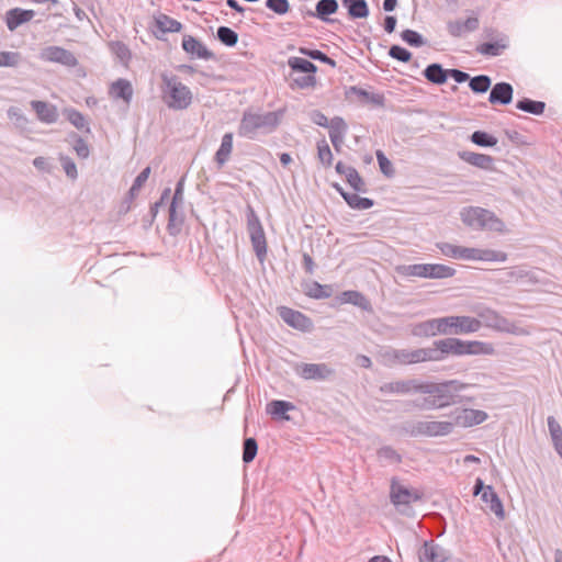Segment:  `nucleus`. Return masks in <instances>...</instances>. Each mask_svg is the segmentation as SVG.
I'll return each mask as SVG.
<instances>
[{
    "label": "nucleus",
    "instance_id": "f257e3e1",
    "mask_svg": "<svg viewBox=\"0 0 562 562\" xmlns=\"http://www.w3.org/2000/svg\"><path fill=\"white\" fill-rule=\"evenodd\" d=\"M470 384L459 380H449L440 383L422 382L420 394H428L418 406L423 409H437L460 403V393L470 387Z\"/></svg>",
    "mask_w": 562,
    "mask_h": 562
},
{
    "label": "nucleus",
    "instance_id": "f03ea898",
    "mask_svg": "<svg viewBox=\"0 0 562 562\" xmlns=\"http://www.w3.org/2000/svg\"><path fill=\"white\" fill-rule=\"evenodd\" d=\"M280 123V115L277 112H261L247 110L243 113L238 135L255 139L259 135L273 132Z\"/></svg>",
    "mask_w": 562,
    "mask_h": 562
},
{
    "label": "nucleus",
    "instance_id": "7ed1b4c3",
    "mask_svg": "<svg viewBox=\"0 0 562 562\" xmlns=\"http://www.w3.org/2000/svg\"><path fill=\"white\" fill-rule=\"evenodd\" d=\"M437 248L443 256L457 260L487 262H505L507 260L505 252L493 249L463 247L450 243H438Z\"/></svg>",
    "mask_w": 562,
    "mask_h": 562
},
{
    "label": "nucleus",
    "instance_id": "20e7f679",
    "mask_svg": "<svg viewBox=\"0 0 562 562\" xmlns=\"http://www.w3.org/2000/svg\"><path fill=\"white\" fill-rule=\"evenodd\" d=\"M162 100L169 109L184 110L192 103V92L177 77L162 75Z\"/></svg>",
    "mask_w": 562,
    "mask_h": 562
},
{
    "label": "nucleus",
    "instance_id": "39448f33",
    "mask_svg": "<svg viewBox=\"0 0 562 562\" xmlns=\"http://www.w3.org/2000/svg\"><path fill=\"white\" fill-rule=\"evenodd\" d=\"M462 222L474 229H485L497 233L505 232V224L493 212L479 207L469 206L460 212Z\"/></svg>",
    "mask_w": 562,
    "mask_h": 562
},
{
    "label": "nucleus",
    "instance_id": "423d86ee",
    "mask_svg": "<svg viewBox=\"0 0 562 562\" xmlns=\"http://www.w3.org/2000/svg\"><path fill=\"white\" fill-rule=\"evenodd\" d=\"M442 336L469 335L479 331L482 323L476 317L467 315H449L441 317Z\"/></svg>",
    "mask_w": 562,
    "mask_h": 562
},
{
    "label": "nucleus",
    "instance_id": "0eeeda50",
    "mask_svg": "<svg viewBox=\"0 0 562 562\" xmlns=\"http://www.w3.org/2000/svg\"><path fill=\"white\" fill-rule=\"evenodd\" d=\"M477 319L481 321L482 326H486L488 328L495 329L497 331L502 333H508L514 335H526L527 331L518 326H516L514 323L509 322L507 318L503 317L501 314H498L496 311L483 307L480 308L477 312Z\"/></svg>",
    "mask_w": 562,
    "mask_h": 562
},
{
    "label": "nucleus",
    "instance_id": "6e6552de",
    "mask_svg": "<svg viewBox=\"0 0 562 562\" xmlns=\"http://www.w3.org/2000/svg\"><path fill=\"white\" fill-rule=\"evenodd\" d=\"M486 37L491 38V41L476 46V52L480 55L496 57L509 47V37L505 33L490 29L486 30Z\"/></svg>",
    "mask_w": 562,
    "mask_h": 562
},
{
    "label": "nucleus",
    "instance_id": "1a4fd4ad",
    "mask_svg": "<svg viewBox=\"0 0 562 562\" xmlns=\"http://www.w3.org/2000/svg\"><path fill=\"white\" fill-rule=\"evenodd\" d=\"M378 359L385 367L415 364L414 349L386 347L379 351Z\"/></svg>",
    "mask_w": 562,
    "mask_h": 562
},
{
    "label": "nucleus",
    "instance_id": "9d476101",
    "mask_svg": "<svg viewBox=\"0 0 562 562\" xmlns=\"http://www.w3.org/2000/svg\"><path fill=\"white\" fill-rule=\"evenodd\" d=\"M38 57L43 61L59 64L68 68L78 65V59L70 50L55 45L42 48Z\"/></svg>",
    "mask_w": 562,
    "mask_h": 562
},
{
    "label": "nucleus",
    "instance_id": "9b49d317",
    "mask_svg": "<svg viewBox=\"0 0 562 562\" xmlns=\"http://www.w3.org/2000/svg\"><path fill=\"white\" fill-rule=\"evenodd\" d=\"M294 372L304 380L325 381L330 379L335 371L327 363H296Z\"/></svg>",
    "mask_w": 562,
    "mask_h": 562
},
{
    "label": "nucleus",
    "instance_id": "f8f14e48",
    "mask_svg": "<svg viewBox=\"0 0 562 562\" xmlns=\"http://www.w3.org/2000/svg\"><path fill=\"white\" fill-rule=\"evenodd\" d=\"M380 392L384 395L396 394V395H408L414 393H420L422 381L417 379H405L396 380L383 383L379 387Z\"/></svg>",
    "mask_w": 562,
    "mask_h": 562
},
{
    "label": "nucleus",
    "instance_id": "ddd939ff",
    "mask_svg": "<svg viewBox=\"0 0 562 562\" xmlns=\"http://www.w3.org/2000/svg\"><path fill=\"white\" fill-rule=\"evenodd\" d=\"M416 430L420 435L437 437L447 436L453 430L452 420H425L418 422Z\"/></svg>",
    "mask_w": 562,
    "mask_h": 562
},
{
    "label": "nucleus",
    "instance_id": "4468645a",
    "mask_svg": "<svg viewBox=\"0 0 562 562\" xmlns=\"http://www.w3.org/2000/svg\"><path fill=\"white\" fill-rule=\"evenodd\" d=\"M458 156L462 161L473 167H476L485 171H496L495 159L490 155L474 153L470 150H461L458 153Z\"/></svg>",
    "mask_w": 562,
    "mask_h": 562
},
{
    "label": "nucleus",
    "instance_id": "2eb2a0df",
    "mask_svg": "<svg viewBox=\"0 0 562 562\" xmlns=\"http://www.w3.org/2000/svg\"><path fill=\"white\" fill-rule=\"evenodd\" d=\"M487 419V414L484 411L465 408L457 411L453 414V427H471L474 425L482 424Z\"/></svg>",
    "mask_w": 562,
    "mask_h": 562
},
{
    "label": "nucleus",
    "instance_id": "dca6fc26",
    "mask_svg": "<svg viewBox=\"0 0 562 562\" xmlns=\"http://www.w3.org/2000/svg\"><path fill=\"white\" fill-rule=\"evenodd\" d=\"M279 315L289 326L307 331L312 328L311 319L299 311L282 306L279 308Z\"/></svg>",
    "mask_w": 562,
    "mask_h": 562
},
{
    "label": "nucleus",
    "instance_id": "f3484780",
    "mask_svg": "<svg viewBox=\"0 0 562 562\" xmlns=\"http://www.w3.org/2000/svg\"><path fill=\"white\" fill-rule=\"evenodd\" d=\"M480 21L477 16H469L465 20H450L447 22V31L453 37H463L479 29Z\"/></svg>",
    "mask_w": 562,
    "mask_h": 562
},
{
    "label": "nucleus",
    "instance_id": "a211bd4d",
    "mask_svg": "<svg viewBox=\"0 0 562 562\" xmlns=\"http://www.w3.org/2000/svg\"><path fill=\"white\" fill-rule=\"evenodd\" d=\"M390 497L391 502L395 506H401L409 505L411 503L420 499V494L415 490H409L404 485L392 481Z\"/></svg>",
    "mask_w": 562,
    "mask_h": 562
},
{
    "label": "nucleus",
    "instance_id": "6ab92c4d",
    "mask_svg": "<svg viewBox=\"0 0 562 562\" xmlns=\"http://www.w3.org/2000/svg\"><path fill=\"white\" fill-rule=\"evenodd\" d=\"M412 335L422 338H430L438 335L442 336L441 317L431 318L414 324L412 326Z\"/></svg>",
    "mask_w": 562,
    "mask_h": 562
},
{
    "label": "nucleus",
    "instance_id": "aec40b11",
    "mask_svg": "<svg viewBox=\"0 0 562 562\" xmlns=\"http://www.w3.org/2000/svg\"><path fill=\"white\" fill-rule=\"evenodd\" d=\"M419 562H446L448 559L447 551L435 543L426 541L418 552Z\"/></svg>",
    "mask_w": 562,
    "mask_h": 562
},
{
    "label": "nucleus",
    "instance_id": "412c9836",
    "mask_svg": "<svg viewBox=\"0 0 562 562\" xmlns=\"http://www.w3.org/2000/svg\"><path fill=\"white\" fill-rule=\"evenodd\" d=\"M35 16L33 10H26L21 8H13L5 12V24L7 27L13 32L22 24L30 22Z\"/></svg>",
    "mask_w": 562,
    "mask_h": 562
},
{
    "label": "nucleus",
    "instance_id": "4be33fe9",
    "mask_svg": "<svg viewBox=\"0 0 562 562\" xmlns=\"http://www.w3.org/2000/svg\"><path fill=\"white\" fill-rule=\"evenodd\" d=\"M31 106L35 111L37 119L45 124H53L58 120V111L54 104L45 101H31Z\"/></svg>",
    "mask_w": 562,
    "mask_h": 562
},
{
    "label": "nucleus",
    "instance_id": "5701e85b",
    "mask_svg": "<svg viewBox=\"0 0 562 562\" xmlns=\"http://www.w3.org/2000/svg\"><path fill=\"white\" fill-rule=\"evenodd\" d=\"M348 126L342 117L335 116L330 120L329 124V138L334 146V148L339 151L344 140L345 136L347 134Z\"/></svg>",
    "mask_w": 562,
    "mask_h": 562
},
{
    "label": "nucleus",
    "instance_id": "b1692460",
    "mask_svg": "<svg viewBox=\"0 0 562 562\" xmlns=\"http://www.w3.org/2000/svg\"><path fill=\"white\" fill-rule=\"evenodd\" d=\"M435 345L439 347L441 360L443 361L449 355L462 357L463 340L457 337H447L435 340Z\"/></svg>",
    "mask_w": 562,
    "mask_h": 562
},
{
    "label": "nucleus",
    "instance_id": "393cba45",
    "mask_svg": "<svg viewBox=\"0 0 562 562\" xmlns=\"http://www.w3.org/2000/svg\"><path fill=\"white\" fill-rule=\"evenodd\" d=\"M182 48L186 53L193 55L201 59H211L213 57L206 46L191 35H184L182 40Z\"/></svg>",
    "mask_w": 562,
    "mask_h": 562
},
{
    "label": "nucleus",
    "instance_id": "a878e982",
    "mask_svg": "<svg viewBox=\"0 0 562 562\" xmlns=\"http://www.w3.org/2000/svg\"><path fill=\"white\" fill-rule=\"evenodd\" d=\"M513 87L507 82H497L493 86L488 101L492 104H509L513 100Z\"/></svg>",
    "mask_w": 562,
    "mask_h": 562
},
{
    "label": "nucleus",
    "instance_id": "bb28decb",
    "mask_svg": "<svg viewBox=\"0 0 562 562\" xmlns=\"http://www.w3.org/2000/svg\"><path fill=\"white\" fill-rule=\"evenodd\" d=\"M463 356H492L495 353L494 346L487 341L481 340H463Z\"/></svg>",
    "mask_w": 562,
    "mask_h": 562
},
{
    "label": "nucleus",
    "instance_id": "cd10ccee",
    "mask_svg": "<svg viewBox=\"0 0 562 562\" xmlns=\"http://www.w3.org/2000/svg\"><path fill=\"white\" fill-rule=\"evenodd\" d=\"M481 499L498 519L503 520L505 518L503 503L491 485L486 486V490L481 495Z\"/></svg>",
    "mask_w": 562,
    "mask_h": 562
},
{
    "label": "nucleus",
    "instance_id": "c85d7f7f",
    "mask_svg": "<svg viewBox=\"0 0 562 562\" xmlns=\"http://www.w3.org/2000/svg\"><path fill=\"white\" fill-rule=\"evenodd\" d=\"M109 93L112 98L122 99L128 104L133 98V88L128 80L117 79L112 82Z\"/></svg>",
    "mask_w": 562,
    "mask_h": 562
},
{
    "label": "nucleus",
    "instance_id": "c756f323",
    "mask_svg": "<svg viewBox=\"0 0 562 562\" xmlns=\"http://www.w3.org/2000/svg\"><path fill=\"white\" fill-rule=\"evenodd\" d=\"M456 270L441 263H425V279H447L453 277Z\"/></svg>",
    "mask_w": 562,
    "mask_h": 562
},
{
    "label": "nucleus",
    "instance_id": "7c9ffc66",
    "mask_svg": "<svg viewBox=\"0 0 562 562\" xmlns=\"http://www.w3.org/2000/svg\"><path fill=\"white\" fill-rule=\"evenodd\" d=\"M415 364L420 362H440L441 353L435 341L430 347L414 349Z\"/></svg>",
    "mask_w": 562,
    "mask_h": 562
},
{
    "label": "nucleus",
    "instance_id": "2f4dec72",
    "mask_svg": "<svg viewBox=\"0 0 562 562\" xmlns=\"http://www.w3.org/2000/svg\"><path fill=\"white\" fill-rule=\"evenodd\" d=\"M335 187L340 192V194L342 195L345 201L348 203V205L352 209L367 210L373 205V201L371 199L361 198L358 195V193L356 191L348 193V192L342 191V189L340 187H338L337 184Z\"/></svg>",
    "mask_w": 562,
    "mask_h": 562
},
{
    "label": "nucleus",
    "instance_id": "473e14b6",
    "mask_svg": "<svg viewBox=\"0 0 562 562\" xmlns=\"http://www.w3.org/2000/svg\"><path fill=\"white\" fill-rule=\"evenodd\" d=\"M233 150V134L226 133L222 137L220 148L215 153V161L220 167L226 164Z\"/></svg>",
    "mask_w": 562,
    "mask_h": 562
},
{
    "label": "nucleus",
    "instance_id": "72a5a7b5",
    "mask_svg": "<svg viewBox=\"0 0 562 562\" xmlns=\"http://www.w3.org/2000/svg\"><path fill=\"white\" fill-rule=\"evenodd\" d=\"M532 281V277L530 271L521 268V267H514L508 270L502 271V276L499 278V281L502 282H522V281Z\"/></svg>",
    "mask_w": 562,
    "mask_h": 562
},
{
    "label": "nucleus",
    "instance_id": "f704fd0d",
    "mask_svg": "<svg viewBox=\"0 0 562 562\" xmlns=\"http://www.w3.org/2000/svg\"><path fill=\"white\" fill-rule=\"evenodd\" d=\"M340 2L352 19H362L369 14L368 4L364 0H340Z\"/></svg>",
    "mask_w": 562,
    "mask_h": 562
},
{
    "label": "nucleus",
    "instance_id": "c9c22d12",
    "mask_svg": "<svg viewBox=\"0 0 562 562\" xmlns=\"http://www.w3.org/2000/svg\"><path fill=\"white\" fill-rule=\"evenodd\" d=\"M294 405L291 402L274 400L267 405V413L273 417H279L284 420H289L290 417L286 415L289 411H293Z\"/></svg>",
    "mask_w": 562,
    "mask_h": 562
},
{
    "label": "nucleus",
    "instance_id": "e433bc0d",
    "mask_svg": "<svg viewBox=\"0 0 562 562\" xmlns=\"http://www.w3.org/2000/svg\"><path fill=\"white\" fill-rule=\"evenodd\" d=\"M426 79L435 85H443L448 78V70L440 64H430L424 70Z\"/></svg>",
    "mask_w": 562,
    "mask_h": 562
},
{
    "label": "nucleus",
    "instance_id": "4c0bfd02",
    "mask_svg": "<svg viewBox=\"0 0 562 562\" xmlns=\"http://www.w3.org/2000/svg\"><path fill=\"white\" fill-rule=\"evenodd\" d=\"M256 256L262 261L267 254V243L263 229L248 232Z\"/></svg>",
    "mask_w": 562,
    "mask_h": 562
},
{
    "label": "nucleus",
    "instance_id": "58836bf2",
    "mask_svg": "<svg viewBox=\"0 0 562 562\" xmlns=\"http://www.w3.org/2000/svg\"><path fill=\"white\" fill-rule=\"evenodd\" d=\"M315 10V13L310 14L326 22L328 21L327 16L334 14L338 10V2L336 0H319L316 3Z\"/></svg>",
    "mask_w": 562,
    "mask_h": 562
},
{
    "label": "nucleus",
    "instance_id": "ea45409f",
    "mask_svg": "<svg viewBox=\"0 0 562 562\" xmlns=\"http://www.w3.org/2000/svg\"><path fill=\"white\" fill-rule=\"evenodd\" d=\"M288 66L296 72L312 74L314 75L317 67L310 60L302 57L291 56L288 59Z\"/></svg>",
    "mask_w": 562,
    "mask_h": 562
},
{
    "label": "nucleus",
    "instance_id": "a19ab883",
    "mask_svg": "<svg viewBox=\"0 0 562 562\" xmlns=\"http://www.w3.org/2000/svg\"><path fill=\"white\" fill-rule=\"evenodd\" d=\"M395 271L404 278H425V263L400 265L395 267Z\"/></svg>",
    "mask_w": 562,
    "mask_h": 562
},
{
    "label": "nucleus",
    "instance_id": "79ce46f5",
    "mask_svg": "<svg viewBox=\"0 0 562 562\" xmlns=\"http://www.w3.org/2000/svg\"><path fill=\"white\" fill-rule=\"evenodd\" d=\"M516 108L533 115H541L544 112L546 103L525 98L516 103Z\"/></svg>",
    "mask_w": 562,
    "mask_h": 562
},
{
    "label": "nucleus",
    "instance_id": "37998d69",
    "mask_svg": "<svg viewBox=\"0 0 562 562\" xmlns=\"http://www.w3.org/2000/svg\"><path fill=\"white\" fill-rule=\"evenodd\" d=\"M64 115L78 130L90 132L89 124L82 113L75 109H65Z\"/></svg>",
    "mask_w": 562,
    "mask_h": 562
},
{
    "label": "nucleus",
    "instance_id": "c03bdc74",
    "mask_svg": "<svg viewBox=\"0 0 562 562\" xmlns=\"http://www.w3.org/2000/svg\"><path fill=\"white\" fill-rule=\"evenodd\" d=\"M156 25L161 32H169V33L180 32L182 29V24L179 21H177L166 14H160L156 19Z\"/></svg>",
    "mask_w": 562,
    "mask_h": 562
},
{
    "label": "nucleus",
    "instance_id": "a18cd8bd",
    "mask_svg": "<svg viewBox=\"0 0 562 562\" xmlns=\"http://www.w3.org/2000/svg\"><path fill=\"white\" fill-rule=\"evenodd\" d=\"M470 139L473 144L481 147H493L497 144V138L486 132L475 131L470 136Z\"/></svg>",
    "mask_w": 562,
    "mask_h": 562
},
{
    "label": "nucleus",
    "instance_id": "49530a36",
    "mask_svg": "<svg viewBox=\"0 0 562 562\" xmlns=\"http://www.w3.org/2000/svg\"><path fill=\"white\" fill-rule=\"evenodd\" d=\"M8 117L14 124L15 127L21 131H26L29 127V119L23 114L21 109L11 106L8 110Z\"/></svg>",
    "mask_w": 562,
    "mask_h": 562
},
{
    "label": "nucleus",
    "instance_id": "de8ad7c7",
    "mask_svg": "<svg viewBox=\"0 0 562 562\" xmlns=\"http://www.w3.org/2000/svg\"><path fill=\"white\" fill-rule=\"evenodd\" d=\"M469 86L473 92L484 93L491 87V78L486 75L475 76L470 80Z\"/></svg>",
    "mask_w": 562,
    "mask_h": 562
},
{
    "label": "nucleus",
    "instance_id": "09e8293b",
    "mask_svg": "<svg viewBox=\"0 0 562 562\" xmlns=\"http://www.w3.org/2000/svg\"><path fill=\"white\" fill-rule=\"evenodd\" d=\"M217 38L226 46H235L238 41V35L235 31L227 26H220L217 29Z\"/></svg>",
    "mask_w": 562,
    "mask_h": 562
},
{
    "label": "nucleus",
    "instance_id": "8fccbe9b",
    "mask_svg": "<svg viewBox=\"0 0 562 562\" xmlns=\"http://www.w3.org/2000/svg\"><path fill=\"white\" fill-rule=\"evenodd\" d=\"M346 180L356 192H366V184L359 172L352 167L347 169Z\"/></svg>",
    "mask_w": 562,
    "mask_h": 562
},
{
    "label": "nucleus",
    "instance_id": "3c124183",
    "mask_svg": "<svg viewBox=\"0 0 562 562\" xmlns=\"http://www.w3.org/2000/svg\"><path fill=\"white\" fill-rule=\"evenodd\" d=\"M150 175V167H146L145 169L142 170V172L136 177V179L134 180L130 191H128V196L131 200L135 199L139 192V190L142 189V187L144 186V183L147 181L148 177Z\"/></svg>",
    "mask_w": 562,
    "mask_h": 562
},
{
    "label": "nucleus",
    "instance_id": "603ef678",
    "mask_svg": "<svg viewBox=\"0 0 562 562\" xmlns=\"http://www.w3.org/2000/svg\"><path fill=\"white\" fill-rule=\"evenodd\" d=\"M21 59L19 52H0V67H16Z\"/></svg>",
    "mask_w": 562,
    "mask_h": 562
},
{
    "label": "nucleus",
    "instance_id": "864d4df0",
    "mask_svg": "<svg viewBox=\"0 0 562 562\" xmlns=\"http://www.w3.org/2000/svg\"><path fill=\"white\" fill-rule=\"evenodd\" d=\"M299 52L302 55L308 56L312 59L319 60V61L325 63L330 66H335V64H336L335 60H333L326 54H324L323 52H321L318 49H310L306 47H300Z\"/></svg>",
    "mask_w": 562,
    "mask_h": 562
},
{
    "label": "nucleus",
    "instance_id": "5fc2aeb1",
    "mask_svg": "<svg viewBox=\"0 0 562 562\" xmlns=\"http://www.w3.org/2000/svg\"><path fill=\"white\" fill-rule=\"evenodd\" d=\"M59 161L67 177L71 180H76L78 178V170L74 160L68 156L59 155Z\"/></svg>",
    "mask_w": 562,
    "mask_h": 562
},
{
    "label": "nucleus",
    "instance_id": "6e6d98bb",
    "mask_svg": "<svg viewBox=\"0 0 562 562\" xmlns=\"http://www.w3.org/2000/svg\"><path fill=\"white\" fill-rule=\"evenodd\" d=\"M258 446L254 438H247L244 441L243 460L246 463L251 462L257 454Z\"/></svg>",
    "mask_w": 562,
    "mask_h": 562
},
{
    "label": "nucleus",
    "instance_id": "4d7b16f0",
    "mask_svg": "<svg viewBox=\"0 0 562 562\" xmlns=\"http://www.w3.org/2000/svg\"><path fill=\"white\" fill-rule=\"evenodd\" d=\"M401 37L404 42L414 47H420L425 43L423 36L418 32L413 30L403 31Z\"/></svg>",
    "mask_w": 562,
    "mask_h": 562
},
{
    "label": "nucleus",
    "instance_id": "13d9d810",
    "mask_svg": "<svg viewBox=\"0 0 562 562\" xmlns=\"http://www.w3.org/2000/svg\"><path fill=\"white\" fill-rule=\"evenodd\" d=\"M317 154H318V159L321 160V162L324 166L329 167L331 165L333 154H331V150H330L328 144L325 140L318 143Z\"/></svg>",
    "mask_w": 562,
    "mask_h": 562
},
{
    "label": "nucleus",
    "instance_id": "bf43d9fd",
    "mask_svg": "<svg viewBox=\"0 0 562 562\" xmlns=\"http://www.w3.org/2000/svg\"><path fill=\"white\" fill-rule=\"evenodd\" d=\"M378 457L386 462L396 463L401 461V456L390 446H384L378 450Z\"/></svg>",
    "mask_w": 562,
    "mask_h": 562
},
{
    "label": "nucleus",
    "instance_id": "052dcab7",
    "mask_svg": "<svg viewBox=\"0 0 562 562\" xmlns=\"http://www.w3.org/2000/svg\"><path fill=\"white\" fill-rule=\"evenodd\" d=\"M266 7L279 15H283L290 10L288 0H267Z\"/></svg>",
    "mask_w": 562,
    "mask_h": 562
},
{
    "label": "nucleus",
    "instance_id": "680f3d73",
    "mask_svg": "<svg viewBox=\"0 0 562 562\" xmlns=\"http://www.w3.org/2000/svg\"><path fill=\"white\" fill-rule=\"evenodd\" d=\"M375 155L381 172L387 177L393 176L394 169L392 162L387 159L384 153L382 150H378Z\"/></svg>",
    "mask_w": 562,
    "mask_h": 562
},
{
    "label": "nucleus",
    "instance_id": "e2e57ef3",
    "mask_svg": "<svg viewBox=\"0 0 562 562\" xmlns=\"http://www.w3.org/2000/svg\"><path fill=\"white\" fill-rule=\"evenodd\" d=\"M389 55L403 63H407L412 58L411 52L398 45H393L389 50Z\"/></svg>",
    "mask_w": 562,
    "mask_h": 562
},
{
    "label": "nucleus",
    "instance_id": "0e129e2a",
    "mask_svg": "<svg viewBox=\"0 0 562 562\" xmlns=\"http://www.w3.org/2000/svg\"><path fill=\"white\" fill-rule=\"evenodd\" d=\"M293 81L300 89L313 88L317 82L315 75L312 74H305L304 76L296 77Z\"/></svg>",
    "mask_w": 562,
    "mask_h": 562
},
{
    "label": "nucleus",
    "instance_id": "69168bd1",
    "mask_svg": "<svg viewBox=\"0 0 562 562\" xmlns=\"http://www.w3.org/2000/svg\"><path fill=\"white\" fill-rule=\"evenodd\" d=\"M548 429L552 442L562 439V428L553 416L548 417Z\"/></svg>",
    "mask_w": 562,
    "mask_h": 562
},
{
    "label": "nucleus",
    "instance_id": "338daca9",
    "mask_svg": "<svg viewBox=\"0 0 562 562\" xmlns=\"http://www.w3.org/2000/svg\"><path fill=\"white\" fill-rule=\"evenodd\" d=\"M72 148L79 158L86 159L90 155L89 146L81 137H76Z\"/></svg>",
    "mask_w": 562,
    "mask_h": 562
},
{
    "label": "nucleus",
    "instance_id": "774afa93",
    "mask_svg": "<svg viewBox=\"0 0 562 562\" xmlns=\"http://www.w3.org/2000/svg\"><path fill=\"white\" fill-rule=\"evenodd\" d=\"M247 229L248 232L263 229L259 217L251 207H248L247 212Z\"/></svg>",
    "mask_w": 562,
    "mask_h": 562
}]
</instances>
